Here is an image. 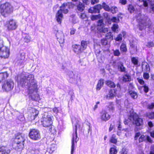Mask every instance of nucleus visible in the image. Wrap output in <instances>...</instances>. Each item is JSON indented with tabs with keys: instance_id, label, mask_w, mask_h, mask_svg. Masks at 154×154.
Returning a JSON list of instances; mask_svg holds the SVG:
<instances>
[{
	"instance_id": "9",
	"label": "nucleus",
	"mask_w": 154,
	"mask_h": 154,
	"mask_svg": "<svg viewBox=\"0 0 154 154\" xmlns=\"http://www.w3.org/2000/svg\"><path fill=\"white\" fill-rule=\"evenodd\" d=\"M9 49L5 46H0V57L4 58H8L9 55Z\"/></svg>"
},
{
	"instance_id": "4",
	"label": "nucleus",
	"mask_w": 154,
	"mask_h": 154,
	"mask_svg": "<svg viewBox=\"0 0 154 154\" xmlns=\"http://www.w3.org/2000/svg\"><path fill=\"white\" fill-rule=\"evenodd\" d=\"M128 119L132 123L137 126H141L143 124L142 119L136 113L131 114L128 117Z\"/></svg>"
},
{
	"instance_id": "6",
	"label": "nucleus",
	"mask_w": 154,
	"mask_h": 154,
	"mask_svg": "<svg viewBox=\"0 0 154 154\" xmlns=\"http://www.w3.org/2000/svg\"><path fill=\"white\" fill-rule=\"evenodd\" d=\"M14 87V82L11 79L6 81L2 86V90L4 91H8L11 90Z\"/></svg>"
},
{
	"instance_id": "15",
	"label": "nucleus",
	"mask_w": 154,
	"mask_h": 154,
	"mask_svg": "<svg viewBox=\"0 0 154 154\" xmlns=\"http://www.w3.org/2000/svg\"><path fill=\"white\" fill-rule=\"evenodd\" d=\"M38 114V110L32 108L31 114L29 115V117H30L29 120L31 121L34 120Z\"/></svg>"
},
{
	"instance_id": "33",
	"label": "nucleus",
	"mask_w": 154,
	"mask_h": 154,
	"mask_svg": "<svg viewBox=\"0 0 154 154\" xmlns=\"http://www.w3.org/2000/svg\"><path fill=\"white\" fill-rule=\"evenodd\" d=\"M87 42L86 41L84 40L82 41L81 42V47L83 49V51L85 50L87 48Z\"/></svg>"
},
{
	"instance_id": "32",
	"label": "nucleus",
	"mask_w": 154,
	"mask_h": 154,
	"mask_svg": "<svg viewBox=\"0 0 154 154\" xmlns=\"http://www.w3.org/2000/svg\"><path fill=\"white\" fill-rule=\"evenodd\" d=\"M129 93L130 96L133 99H136L138 95L137 93L133 91H129Z\"/></svg>"
},
{
	"instance_id": "55",
	"label": "nucleus",
	"mask_w": 154,
	"mask_h": 154,
	"mask_svg": "<svg viewBox=\"0 0 154 154\" xmlns=\"http://www.w3.org/2000/svg\"><path fill=\"white\" fill-rule=\"evenodd\" d=\"M111 20L113 22L117 23L119 21V19L116 17H113L111 19Z\"/></svg>"
},
{
	"instance_id": "39",
	"label": "nucleus",
	"mask_w": 154,
	"mask_h": 154,
	"mask_svg": "<svg viewBox=\"0 0 154 154\" xmlns=\"http://www.w3.org/2000/svg\"><path fill=\"white\" fill-rule=\"evenodd\" d=\"M118 28L119 26L118 24H114L113 25L112 27V29L114 32H117Z\"/></svg>"
},
{
	"instance_id": "1",
	"label": "nucleus",
	"mask_w": 154,
	"mask_h": 154,
	"mask_svg": "<svg viewBox=\"0 0 154 154\" xmlns=\"http://www.w3.org/2000/svg\"><path fill=\"white\" fill-rule=\"evenodd\" d=\"M20 83L22 86L26 85L29 94L36 93L37 91V82L35 79L34 76L33 75H26L21 79Z\"/></svg>"
},
{
	"instance_id": "63",
	"label": "nucleus",
	"mask_w": 154,
	"mask_h": 154,
	"mask_svg": "<svg viewBox=\"0 0 154 154\" xmlns=\"http://www.w3.org/2000/svg\"><path fill=\"white\" fill-rule=\"evenodd\" d=\"M149 154H154V146H151V150Z\"/></svg>"
},
{
	"instance_id": "2",
	"label": "nucleus",
	"mask_w": 154,
	"mask_h": 154,
	"mask_svg": "<svg viewBox=\"0 0 154 154\" xmlns=\"http://www.w3.org/2000/svg\"><path fill=\"white\" fill-rule=\"evenodd\" d=\"M43 110L44 111H48V112H45L43 114L41 120L42 124L45 127H51L50 128V131L52 133L54 134V133L52 131V127L51 126L53 123V117L50 111L51 109L49 108H44Z\"/></svg>"
},
{
	"instance_id": "40",
	"label": "nucleus",
	"mask_w": 154,
	"mask_h": 154,
	"mask_svg": "<svg viewBox=\"0 0 154 154\" xmlns=\"http://www.w3.org/2000/svg\"><path fill=\"white\" fill-rule=\"evenodd\" d=\"M102 6L100 4L97 5L95 6L94 7L97 13H99L100 11V10L102 8Z\"/></svg>"
},
{
	"instance_id": "64",
	"label": "nucleus",
	"mask_w": 154,
	"mask_h": 154,
	"mask_svg": "<svg viewBox=\"0 0 154 154\" xmlns=\"http://www.w3.org/2000/svg\"><path fill=\"white\" fill-rule=\"evenodd\" d=\"M99 2V0H91V3L92 5H94Z\"/></svg>"
},
{
	"instance_id": "44",
	"label": "nucleus",
	"mask_w": 154,
	"mask_h": 154,
	"mask_svg": "<svg viewBox=\"0 0 154 154\" xmlns=\"http://www.w3.org/2000/svg\"><path fill=\"white\" fill-rule=\"evenodd\" d=\"M105 38L109 39L110 40H112L113 39V35L112 34L111 32L108 33L106 35Z\"/></svg>"
},
{
	"instance_id": "26",
	"label": "nucleus",
	"mask_w": 154,
	"mask_h": 154,
	"mask_svg": "<svg viewBox=\"0 0 154 154\" xmlns=\"http://www.w3.org/2000/svg\"><path fill=\"white\" fill-rule=\"evenodd\" d=\"M118 69L119 71L122 72H125L126 69V68L124 66L123 63L121 62L118 64Z\"/></svg>"
},
{
	"instance_id": "38",
	"label": "nucleus",
	"mask_w": 154,
	"mask_h": 154,
	"mask_svg": "<svg viewBox=\"0 0 154 154\" xmlns=\"http://www.w3.org/2000/svg\"><path fill=\"white\" fill-rule=\"evenodd\" d=\"M24 41L27 43H28L30 42L31 37L30 36L28 35H26L24 38Z\"/></svg>"
},
{
	"instance_id": "61",
	"label": "nucleus",
	"mask_w": 154,
	"mask_h": 154,
	"mask_svg": "<svg viewBox=\"0 0 154 154\" xmlns=\"http://www.w3.org/2000/svg\"><path fill=\"white\" fill-rule=\"evenodd\" d=\"M154 107V103H152L151 104L148 105V108L150 109H152Z\"/></svg>"
},
{
	"instance_id": "24",
	"label": "nucleus",
	"mask_w": 154,
	"mask_h": 154,
	"mask_svg": "<svg viewBox=\"0 0 154 154\" xmlns=\"http://www.w3.org/2000/svg\"><path fill=\"white\" fill-rule=\"evenodd\" d=\"M85 8L84 5L80 2H79L77 5V11L79 12L82 11L84 10Z\"/></svg>"
},
{
	"instance_id": "62",
	"label": "nucleus",
	"mask_w": 154,
	"mask_h": 154,
	"mask_svg": "<svg viewBox=\"0 0 154 154\" xmlns=\"http://www.w3.org/2000/svg\"><path fill=\"white\" fill-rule=\"evenodd\" d=\"M140 133L139 132H138V133H136L135 134V137H134L135 140H137V139L138 137L140 136Z\"/></svg>"
},
{
	"instance_id": "14",
	"label": "nucleus",
	"mask_w": 154,
	"mask_h": 154,
	"mask_svg": "<svg viewBox=\"0 0 154 154\" xmlns=\"http://www.w3.org/2000/svg\"><path fill=\"white\" fill-rule=\"evenodd\" d=\"M58 41L60 43H63L64 42V35L62 31H57L56 34Z\"/></svg>"
},
{
	"instance_id": "45",
	"label": "nucleus",
	"mask_w": 154,
	"mask_h": 154,
	"mask_svg": "<svg viewBox=\"0 0 154 154\" xmlns=\"http://www.w3.org/2000/svg\"><path fill=\"white\" fill-rule=\"evenodd\" d=\"M110 11L113 14L115 13L118 11V8L116 7H112L110 8Z\"/></svg>"
},
{
	"instance_id": "60",
	"label": "nucleus",
	"mask_w": 154,
	"mask_h": 154,
	"mask_svg": "<svg viewBox=\"0 0 154 154\" xmlns=\"http://www.w3.org/2000/svg\"><path fill=\"white\" fill-rule=\"evenodd\" d=\"M86 17V14L84 13L81 14L80 16V18L82 19L85 18Z\"/></svg>"
},
{
	"instance_id": "47",
	"label": "nucleus",
	"mask_w": 154,
	"mask_h": 154,
	"mask_svg": "<svg viewBox=\"0 0 154 154\" xmlns=\"http://www.w3.org/2000/svg\"><path fill=\"white\" fill-rule=\"evenodd\" d=\"M20 57L19 58L18 60L20 63H22L25 59V55L24 54H21L20 55Z\"/></svg>"
},
{
	"instance_id": "16",
	"label": "nucleus",
	"mask_w": 154,
	"mask_h": 154,
	"mask_svg": "<svg viewBox=\"0 0 154 154\" xmlns=\"http://www.w3.org/2000/svg\"><path fill=\"white\" fill-rule=\"evenodd\" d=\"M63 18V15L62 11L61 10H59L56 15V18L57 22L60 24Z\"/></svg>"
},
{
	"instance_id": "10",
	"label": "nucleus",
	"mask_w": 154,
	"mask_h": 154,
	"mask_svg": "<svg viewBox=\"0 0 154 154\" xmlns=\"http://www.w3.org/2000/svg\"><path fill=\"white\" fill-rule=\"evenodd\" d=\"M18 26L17 22L14 20H10L8 21L7 24V27L9 30H12L15 29Z\"/></svg>"
},
{
	"instance_id": "48",
	"label": "nucleus",
	"mask_w": 154,
	"mask_h": 154,
	"mask_svg": "<svg viewBox=\"0 0 154 154\" xmlns=\"http://www.w3.org/2000/svg\"><path fill=\"white\" fill-rule=\"evenodd\" d=\"M56 149V146L55 144H53L51 145L50 147V150L52 152L54 151Z\"/></svg>"
},
{
	"instance_id": "29",
	"label": "nucleus",
	"mask_w": 154,
	"mask_h": 154,
	"mask_svg": "<svg viewBox=\"0 0 154 154\" xmlns=\"http://www.w3.org/2000/svg\"><path fill=\"white\" fill-rule=\"evenodd\" d=\"M142 67L143 69L146 71H149L150 70V68L148 64L145 61L142 63Z\"/></svg>"
},
{
	"instance_id": "3",
	"label": "nucleus",
	"mask_w": 154,
	"mask_h": 154,
	"mask_svg": "<svg viewBox=\"0 0 154 154\" xmlns=\"http://www.w3.org/2000/svg\"><path fill=\"white\" fill-rule=\"evenodd\" d=\"M13 11V7L9 3H6L2 4L0 6V13L5 17L11 13Z\"/></svg>"
},
{
	"instance_id": "37",
	"label": "nucleus",
	"mask_w": 154,
	"mask_h": 154,
	"mask_svg": "<svg viewBox=\"0 0 154 154\" xmlns=\"http://www.w3.org/2000/svg\"><path fill=\"white\" fill-rule=\"evenodd\" d=\"M102 7L105 10L107 11H110V8L105 2L103 3Z\"/></svg>"
},
{
	"instance_id": "36",
	"label": "nucleus",
	"mask_w": 154,
	"mask_h": 154,
	"mask_svg": "<svg viewBox=\"0 0 154 154\" xmlns=\"http://www.w3.org/2000/svg\"><path fill=\"white\" fill-rule=\"evenodd\" d=\"M138 60V58L136 57H133L131 58V61L132 63L135 65H137Z\"/></svg>"
},
{
	"instance_id": "43",
	"label": "nucleus",
	"mask_w": 154,
	"mask_h": 154,
	"mask_svg": "<svg viewBox=\"0 0 154 154\" xmlns=\"http://www.w3.org/2000/svg\"><path fill=\"white\" fill-rule=\"evenodd\" d=\"M128 10L131 13L133 12L135 10L133 6L130 5H128Z\"/></svg>"
},
{
	"instance_id": "19",
	"label": "nucleus",
	"mask_w": 154,
	"mask_h": 154,
	"mask_svg": "<svg viewBox=\"0 0 154 154\" xmlns=\"http://www.w3.org/2000/svg\"><path fill=\"white\" fill-rule=\"evenodd\" d=\"M60 9L62 12H63L64 14H66L68 12L69 5L66 3H64L60 7Z\"/></svg>"
},
{
	"instance_id": "25",
	"label": "nucleus",
	"mask_w": 154,
	"mask_h": 154,
	"mask_svg": "<svg viewBox=\"0 0 154 154\" xmlns=\"http://www.w3.org/2000/svg\"><path fill=\"white\" fill-rule=\"evenodd\" d=\"M122 34H119L117 37L115 39L116 41H121L122 40V35H123V37H125V35H126V33L124 31H123L122 32Z\"/></svg>"
},
{
	"instance_id": "53",
	"label": "nucleus",
	"mask_w": 154,
	"mask_h": 154,
	"mask_svg": "<svg viewBox=\"0 0 154 154\" xmlns=\"http://www.w3.org/2000/svg\"><path fill=\"white\" fill-rule=\"evenodd\" d=\"M99 17V15H93L91 17V19L92 20H95L98 19Z\"/></svg>"
},
{
	"instance_id": "23",
	"label": "nucleus",
	"mask_w": 154,
	"mask_h": 154,
	"mask_svg": "<svg viewBox=\"0 0 154 154\" xmlns=\"http://www.w3.org/2000/svg\"><path fill=\"white\" fill-rule=\"evenodd\" d=\"M8 76V74L7 72L0 73V83L6 79Z\"/></svg>"
},
{
	"instance_id": "17",
	"label": "nucleus",
	"mask_w": 154,
	"mask_h": 154,
	"mask_svg": "<svg viewBox=\"0 0 154 154\" xmlns=\"http://www.w3.org/2000/svg\"><path fill=\"white\" fill-rule=\"evenodd\" d=\"M117 90L116 89H110L109 90L108 94L106 96V98L107 99H112L116 94Z\"/></svg>"
},
{
	"instance_id": "49",
	"label": "nucleus",
	"mask_w": 154,
	"mask_h": 154,
	"mask_svg": "<svg viewBox=\"0 0 154 154\" xmlns=\"http://www.w3.org/2000/svg\"><path fill=\"white\" fill-rule=\"evenodd\" d=\"M113 54L115 56H119L120 55V52L119 50L116 49L113 51Z\"/></svg>"
},
{
	"instance_id": "35",
	"label": "nucleus",
	"mask_w": 154,
	"mask_h": 154,
	"mask_svg": "<svg viewBox=\"0 0 154 154\" xmlns=\"http://www.w3.org/2000/svg\"><path fill=\"white\" fill-rule=\"evenodd\" d=\"M110 142L114 144H116L117 142V139L116 138V136L115 134H113L112 137H111Z\"/></svg>"
},
{
	"instance_id": "50",
	"label": "nucleus",
	"mask_w": 154,
	"mask_h": 154,
	"mask_svg": "<svg viewBox=\"0 0 154 154\" xmlns=\"http://www.w3.org/2000/svg\"><path fill=\"white\" fill-rule=\"evenodd\" d=\"M88 12L89 13H97L94 7H93L91 8H90L88 10Z\"/></svg>"
},
{
	"instance_id": "13",
	"label": "nucleus",
	"mask_w": 154,
	"mask_h": 154,
	"mask_svg": "<svg viewBox=\"0 0 154 154\" xmlns=\"http://www.w3.org/2000/svg\"><path fill=\"white\" fill-rule=\"evenodd\" d=\"M25 135L22 134H17L16 136L14 141L17 144L23 143L24 140Z\"/></svg>"
},
{
	"instance_id": "54",
	"label": "nucleus",
	"mask_w": 154,
	"mask_h": 154,
	"mask_svg": "<svg viewBox=\"0 0 154 154\" xmlns=\"http://www.w3.org/2000/svg\"><path fill=\"white\" fill-rule=\"evenodd\" d=\"M143 76L144 78L146 79H148L149 78V75L147 72L144 73Z\"/></svg>"
},
{
	"instance_id": "8",
	"label": "nucleus",
	"mask_w": 154,
	"mask_h": 154,
	"mask_svg": "<svg viewBox=\"0 0 154 154\" xmlns=\"http://www.w3.org/2000/svg\"><path fill=\"white\" fill-rule=\"evenodd\" d=\"M29 136L31 139L35 140H38L41 138L39 131L35 129H32L30 130Z\"/></svg>"
},
{
	"instance_id": "59",
	"label": "nucleus",
	"mask_w": 154,
	"mask_h": 154,
	"mask_svg": "<svg viewBox=\"0 0 154 154\" xmlns=\"http://www.w3.org/2000/svg\"><path fill=\"white\" fill-rule=\"evenodd\" d=\"M119 2L122 5H125L127 2L126 0H119Z\"/></svg>"
},
{
	"instance_id": "41",
	"label": "nucleus",
	"mask_w": 154,
	"mask_h": 154,
	"mask_svg": "<svg viewBox=\"0 0 154 154\" xmlns=\"http://www.w3.org/2000/svg\"><path fill=\"white\" fill-rule=\"evenodd\" d=\"M68 75L71 78L74 79H76L77 76L76 75H75L73 72L69 71L68 72Z\"/></svg>"
},
{
	"instance_id": "21",
	"label": "nucleus",
	"mask_w": 154,
	"mask_h": 154,
	"mask_svg": "<svg viewBox=\"0 0 154 154\" xmlns=\"http://www.w3.org/2000/svg\"><path fill=\"white\" fill-rule=\"evenodd\" d=\"M146 140L149 142H151L152 141L151 138L148 136H146L144 135H142L139 138V142H141Z\"/></svg>"
},
{
	"instance_id": "30",
	"label": "nucleus",
	"mask_w": 154,
	"mask_h": 154,
	"mask_svg": "<svg viewBox=\"0 0 154 154\" xmlns=\"http://www.w3.org/2000/svg\"><path fill=\"white\" fill-rule=\"evenodd\" d=\"M104 84V80L103 79L100 80L98 82L97 86V89L99 90L103 86Z\"/></svg>"
},
{
	"instance_id": "20",
	"label": "nucleus",
	"mask_w": 154,
	"mask_h": 154,
	"mask_svg": "<svg viewBox=\"0 0 154 154\" xmlns=\"http://www.w3.org/2000/svg\"><path fill=\"white\" fill-rule=\"evenodd\" d=\"M73 50L77 54L80 53L83 51L81 45H73Z\"/></svg>"
},
{
	"instance_id": "57",
	"label": "nucleus",
	"mask_w": 154,
	"mask_h": 154,
	"mask_svg": "<svg viewBox=\"0 0 154 154\" xmlns=\"http://www.w3.org/2000/svg\"><path fill=\"white\" fill-rule=\"evenodd\" d=\"M142 87L143 88V90L145 92L147 93L148 91L149 88L147 86L144 85Z\"/></svg>"
},
{
	"instance_id": "27",
	"label": "nucleus",
	"mask_w": 154,
	"mask_h": 154,
	"mask_svg": "<svg viewBox=\"0 0 154 154\" xmlns=\"http://www.w3.org/2000/svg\"><path fill=\"white\" fill-rule=\"evenodd\" d=\"M120 49L122 53H125L126 52L127 49L126 44L122 43L120 46Z\"/></svg>"
},
{
	"instance_id": "11",
	"label": "nucleus",
	"mask_w": 154,
	"mask_h": 154,
	"mask_svg": "<svg viewBox=\"0 0 154 154\" xmlns=\"http://www.w3.org/2000/svg\"><path fill=\"white\" fill-rule=\"evenodd\" d=\"M97 26V30L100 32L106 33L108 32V29L104 27V24L102 20H99L98 21Z\"/></svg>"
},
{
	"instance_id": "22",
	"label": "nucleus",
	"mask_w": 154,
	"mask_h": 154,
	"mask_svg": "<svg viewBox=\"0 0 154 154\" xmlns=\"http://www.w3.org/2000/svg\"><path fill=\"white\" fill-rule=\"evenodd\" d=\"M10 152V150L5 147L0 148V154H9Z\"/></svg>"
},
{
	"instance_id": "46",
	"label": "nucleus",
	"mask_w": 154,
	"mask_h": 154,
	"mask_svg": "<svg viewBox=\"0 0 154 154\" xmlns=\"http://www.w3.org/2000/svg\"><path fill=\"white\" fill-rule=\"evenodd\" d=\"M109 109L110 111H113L114 110V104L112 102L110 103L108 106Z\"/></svg>"
},
{
	"instance_id": "42",
	"label": "nucleus",
	"mask_w": 154,
	"mask_h": 154,
	"mask_svg": "<svg viewBox=\"0 0 154 154\" xmlns=\"http://www.w3.org/2000/svg\"><path fill=\"white\" fill-rule=\"evenodd\" d=\"M148 3L151 5V9L154 11V0H148Z\"/></svg>"
},
{
	"instance_id": "12",
	"label": "nucleus",
	"mask_w": 154,
	"mask_h": 154,
	"mask_svg": "<svg viewBox=\"0 0 154 154\" xmlns=\"http://www.w3.org/2000/svg\"><path fill=\"white\" fill-rule=\"evenodd\" d=\"M110 116L105 110H103L100 113V117L102 121H106L110 119Z\"/></svg>"
},
{
	"instance_id": "31",
	"label": "nucleus",
	"mask_w": 154,
	"mask_h": 154,
	"mask_svg": "<svg viewBox=\"0 0 154 154\" xmlns=\"http://www.w3.org/2000/svg\"><path fill=\"white\" fill-rule=\"evenodd\" d=\"M105 84L106 85L112 88H114L116 86V85L114 82L110 80L106 81Z\"/></svg>"
},
{
	"instance_id": "28",
	"label": "nucleus",
	"mask_w": 154,
	"mask_h": 154,
	"mask_svg": "<svg viewBox=\"0 0 154 154\" xmlns=\"http://www.w3.org/2000/svg\"><path fill=\"white\" fill-rule=\"evenodd\" d=\"M131 77L128 74H126L124 75L122 78V80L123 82H126L131 81Z\"/></svg>"
},
{
	"instance_id": "58",
	"label": "nucleus",
	"mask_w": 154,
	"mask_h": 154,
	"mask_svg": "<svg viewBox=\"0 0 154 154\" xmlns=\"http://www.w3.org/2000/svg\"><path fill=\"white\" fill-rule=\"evenodd\" d=\"M147 46L149 47H151L154 46V44L153 42H150L147 43Z\"/></svg>"
},
{
	"instance_id": "51",
	"label": "nucleus",
	"mask_w": 154,
	"mask_h": 154,
	"mask_svg": "<svg viewBox=\"0 0 154 154\" xmlns=\"http://www.w3.org/2000/svg\"><path fill=\"white\" fill-rule=\"evenodd\" d=\"M140 2H143V4L144 6L146 7L148 6V0H146L145 1V0H138Z\"/></svg>"
},
{
	"instance_id": "18",
	"label": "nucleus",
	"mask_w": 154,
	"mask_h": 154,
	"mask_svg": "<svg viewBox=\"0 0 154 154\" xmlns=\"http://www.w3.org/2000/svg\"><path fill=\"white\" fill-rule=\"evenodd\" d=\"M137 46L134 43H132L130 44V53L132 54L136 53L137 51Z\"/></svg>"
},
{
	"instance_id": "52",
	"label": "nucleus",
	"mask_w": 154,
	"mask_h": 154,
	"mask_svg": "<svg viewBox=\"0 0 154 154\" xmlns=\"http://www.w3.org/2000/svg\"><path fill=\"white\" fill-rule=\"evenodd\" d=\"M101 43L102 45H106L107 44V41L106 38H103L101 40Z\"/></svg>"
},
{
	"instance_id": "56",
	"label": "nucleus",
	"mask_w": 154,
	"mask_h": 154,
	"mask_svg": "<svg viewBox=\"0 0 154 154\" xmlns=\"http://www.w3.org/2000/svg\"><path fill=\"white\" fill-rule=\"evenodd\" d=\"M137 80L140 84L143 85L144 84V81L142 79H140L139 78H137Z\"/></svg>"
},
{
	"instance_id": "5",
	"label": "nucleus",
	"mask_w": 154,
	"mask_h": 154,
	"mask_svg": "<svg viewBox=\"0 0 154 154\" xmlns=\"http://www.w3.org/2000/svg\"><path fill=\"white\" fill-rule=\"evenodd\" d=\"M137 20L139 23V29L142 30L146 27V22L149 20L147 17L139 14L137 17Z\"/></svg>"
},
{
	"instance_id": "7",
	"label": "nucleus",
	"mask_w": 154,
	"mask_h": 154,
	"mask_svg": "<svg viewBox=\"0 0 154 154\" xmlns=\"http://www.w3.org/2000/svg\"><path fill=\"white\" fill-rule=\"evenodd\" d=\"M75 130L74 132H73L72 135V145L71 146V154H73L74 151V146L79 140V138L77 137V125L75 126Z\"/></svg>"
},
{
	"instance_id": "34",
	"label": "nucleus",
	"mask_w": 154,
	"mask_h": 154,
	"mask_svg": "<svg viewBox=\"0 0 154 154\" xmlns=\"http://www.w3.org/2000/svg\"><path fill=\"white\" fill-rule=\"evenodd\" d=\"M117 151L116 147L114 146L113 147H111L109 150V154H116Z\"/></svg>"
}]
</instances>
